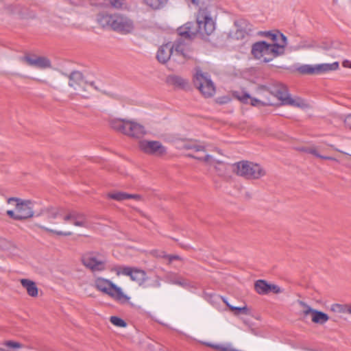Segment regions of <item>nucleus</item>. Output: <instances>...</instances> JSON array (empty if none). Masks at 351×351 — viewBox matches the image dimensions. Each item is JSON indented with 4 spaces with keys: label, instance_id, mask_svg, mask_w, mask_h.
I'll return each instance as SVG.
<instances>
[{
    "label": "nucleus",
    "instance_id": "obj_1",
    "mask_svg": "<svg viewBox=\"0 0 351 351\" xmlns=\"http://www.w3.org/2000/svg\"><path fill=\"white\" fill-rule=\"evenodd\" d=\"M234 96L241 102L255 107L275 104L288 105L300 108L309 106L302 99L290 96L286 87L276 82L256 85L251 93L235 91Z\"/></svg>",
    "mask_w": 351,
    "mask_h": 351
},
{
    "label": "nucleus",
    "instance_id": "obj_2",
    "mask_svg": "<svg viewBox=\"0 0 351 351\" xmlns=\"http://www.w3.org/2000/svg\"><path fill=\"white\" fill-rule=\"evenodd\" d=\"M265 36L267 40L254 43L251 52L255 59L269 62L285 53L287 38L278 31L268 32Z\"/></svg>",
    "mask_w": 351,
    "mask_h": 351
},
{
    "label": "nucleus",
    "instance_id": "obj_3",
    "mask_svg": "<svg viewBox=\"0 0 351 351\" xmlns=\"http://www.w3.org/2000/svg\"><path fill=\"white\" fill-rule=\"evenodd\" d=\"M179 149L190 151L189 156L206 165L216 166L221 162L215 160L210 152H218V149L208 143L196 140L184 139L176 143Z\"/></svg>",
    "mask_w": 351,
    "mask_h": 351
},
{
    "label": "nucleus",
    "instance_id": "obj_4",
    "mask_svg": "<svg viewBox=\"0 0 351 351\" xmlns=\"http://www.w3.org/2000/svg\"><path fill=\"white\" fill-rule=\"evenodd\" d=\"M47 217L50 221L48 226H43V229L50 234L56 236H70L72 232L68 230L70 221L64 219V215L69 212V209L64 207L50 206L46 210Z\"/></svg>",
    "mask_w": 351,
    "mask_h": 351
},
{
    "label": "nucleus",
    "instance_id": "obj_5",
    "mask_svg": "<svg viewBox=\"0 0 351 351\" xmlns=\"http://www.w3.org/2000/svg\"><path fill=\"white\" fill-rule=\"evenodd\" d=\"M94 288L99 292L108 295L114 301L125 304L130 302V297L126 294L123 288L114 282L104 276H97L94 278Z\"/></svg>",
    "mask_w": 351,
    "mask_h": 351
},
{
    "label": "nucleus",
    "instance_id": "obj_6",
    "mask_svg": "<svg viewBox=\"0 0 351 351\" xmlns=\"http://www.w3.org/2000/svg\"><path fill=\"white\" fill-rule=\"evenodd\" d=\"M110 125L115 131L133 139L140 141L149 134L144 125L132 119H113Z\"/></svg>",
    "mask_w": 351,
    "mask_h": 351
},
{
    "label": "nucleus",
    "instance_id": "obj_7",
    "mask_svg": "<svg viewBox=\"0 0 351 351\" xmlns=\"http://www.w3.org/2000/svg\"><path fill=\"white\" fill-rule=\"evenodd\" d=\"M97 21L104 27L111 28L123 33H130L135 27L132 19L118 14L102 12L98 14Z\"/></svg>",
    "mask_w": 351,
    "mask_h": 351
},
{
    "label": "nucleus",
    "instance_id": "obj_8",
    "mask_svg": "<svg viewBox=\"0 0 351 351\" xmlns=\"http://www.w3.org/2000/svg\"><path fill=\"white\" fill-rule=\"evenodd\" d=\"M69 92L71 96L88 97L95 89L94 82L80 71H73L68 76Z\"/></svg>",
    "mask_w": 351,
    "mask_h": 351
},
{
    "label": "nucleus",
    "instance_id": "obj_9",
    "mask_svg": "<svg viewBox=\"0 0 351 351\" xmlns=\"http://www.w3.org/2000/svg\"><path fill=\"white\" fill-rule=\"evenodd\" d=\"M8 204L14 208L7 210V215L12 219L24 220L34 215V203L30 199L11 197L8 199Z\"/></svg>",
    "mask_w": 351,
    "mask_h": 351
},
{
    "label": "nucleus",
    "instance_id": "obj_10",
    "mask_svg": "<svg viewBox=\"0 0 351 351\" xmlns=\"http://www.w3.org/2000/svg\"><path fill=\"white\" fill-rule=\"evenodd\" d=\"M219 9L216 6H209L199 10L197 16V25L202 35H210L216 29V20Z\"/></svg>",
    "mask_w": 351,
    "mask_h": 351
},
{
    "label": "nucleus",
    "instance_id": "obj_11",
    "mask_svg": "<svg viewBox=\"0 0 351 351\" xmlns=\"http://www.w3.org/2000/svg\"><path fill=\"white\" fill-rule=\"evenodd\" d=\"M83 266L91 272H103L108 268V256L100 251H89L81 258Z\"/></svg>",
    "mask_w": 351,
    "mask_h": 351
},
{
    "label": "nucleus",
    "instance_id": "obj_12",
    "mask_svg": "<svg viewBox=\"0 0 351 351\" xmlns=\"http://www.w3.org/2000/svg\"><path fill=\"white\" fill-rule=\"evenodd\" d=\"M231 168L237 176L248 179H259L265 175V171L261 165L247 160L236 162Z\"/></svg>",
    "mask_w": 351,
    "mask_h": 351
},
{
    "label": "nucleus",
    "instance_id": "obj_13",
    "mask_svg": "<svg viewBox=\"0 0 351 351\" xmlns=\"http://www.w3.org/2000/svg\"><path fill=\"white\" fill-rule=\"evenodd\" d=\"M138 149L147 155L163 157L167 154V148L162 143L157 140L142 138L138 142Z\"/></svg>",
    "mask_w": 351,
    "mask_h": 351
},
{
    "label": "nucleus",
    "instance_id": "obj_14",
    "mask_svg": "<svg viewBox=\"0 0 351 351\" xmlns=\"http://www.w3.org/2000/svg\"><path fill=\"white\" fill-rule=\"evenodd\" d=\"M194 84L205 97H213L216 92L215 86L206 73L197 70L194 75Z\"/></svg>",
    "mask_w": 351,
    "mask_h": 351
},
{
    "label": "nucleus",
    "instance_id": "obj_15",
    "mask_svg": "<svg viewBox=\"0 0 351 351\" xmlns=\"http://www.w3.org/2000/svg\"><path fill=\"white\" fill-rule=\"evenodd\" d=\"M71 7V13L72 14L74 25L81 27L84 24V19L88 15V10L84 0H68Z\"/></svg>",
    "mask_w": 351,
    "mask_h": 351
},
{
    "label": "nucleus",
    "instance_id": "obj_16",
    "mask_svg": "<svg viewBox=\"0 0 351 351\" xmlns=\"http://www.w3.org/2000/svg\"><path fill=\"white\" fill-rule=\"evenodd\" d=\"M64 75V73L59 71L50 73L47 72L38 75L34 78V80L39 84L48 86L53 88H57L63 83Z\"/></svg>",
    "mask_w": 351,
    "mask_h": 351
},
{
    "label": "nucleus",
    "instance_id": "obj_17",
    "mask_svg": "<svg viewBox=\"0 0 351 351\" xmlns=\"http://www.w3.org/2000/svg\"><path fill=\"white\" fill-rule=\"evenodd\" d=\"M21 60L27 65L40 70H46L52 67L51 61L45 56L26 54L21 58Z\"/></svg>",
    "mask_w": 351,
    "mask_h": 351
},
{
    "label": "nucleus",
    "instance_id": "obj_18",
    "mask_svg": "<svg viewBox=\"0 0 351 351\" xmlns=\"http://www.w3.org/2000/svg\"><path fill=\"white\" fill-rule=\"evenodd\" d=\"M117 276L123 275L130 276V279L141 285L147 279L145 271L136 267L120 266L116 269Z\"/></svg>",
    "mask_w": 351,
    "mask_h": 351
},
{
    "label": "nucleus",
    "instance_id": "obj_19",
    "mask_svg": "<svg viewBox=\"0 0 351 351\" xmlns=\"http://www.w3.org/2000/svg\"><path fill=\"white\" fill-rule=\"evenodd\" d=\"M173 45V61L184 62L191 59L193 56V51L189 45L181 42H172Z\"/></svg>",
    "mask_w": 351,
    "mask_h": 351
},
{
    "label": "nucleus",
    "instance_id": "obj_20",
    "mask_svg": "<svg viewBox=\"0 0 351 351\" xmlns=\"http://www.w3.org/2000/svg\"><path fill=\"white\" fill-rule=\"evenodd\" d=\"M302 313L304 316L309 317L313 323L318 325H324L330 319L327 313L306 305L304 306Z\"/></svg>",
    "mask_w": 351,
    "mask_h": 351
},
{
    "label": "nucleus",
    "instance_id": "obj_21",
    "mask_svg": "<svg viewBox=\"0 0 351 351\" xmlns=\"http://www.w3.org/2000/svg\"><path fill=\"white\" fill-rule=\"evenodd\" d=\"M245 21L239 20L234 22V25L223 32V36L228 40H239L244 37Z\"/></svg>",
    "mask_w": 351,
    "mask_h": 351
},
{
    "label": "nucleus",
    "instance_id": "obj_22",
    "mask_svg": "<svg viewBox=\"0 0 351 351\" xmlns=\"http://www.w3.org/2000/svg\"><path fill=\"white\" fill-rule=\"evenodd\" d=\"M173 45L172 42L160 45L156 53V59L161 64H166L169 60H173Z\"/></svg>",
    "mask_w": 351,
    "mask_h": 351
},
{
    "label": "nucleus",
    "instance_id": "obj_23",
    "mask_svg": "<svg viewBox=\"0 0 351 351\" xmlns=\"http://www.w3.org/2000/svg\"><path fill=\"white\" fill-rule=\"evenodd\" d=\"M63 217L65 221H70L71 223H73L76 226L88 227L86 217L74 210H69V212L65 213Z\"/></svg>",
    "mask_w": 351,
    "mask_h": 351
},
{
    "label": "nucleus",
    "instance_id": "obj_24",
    "mask_svg": "<svg viewBox=\"0 0 351 351\" xmlns=\"http://www.w3.org/2000/svg\"><path fill=\"white\" fill-rule=\"evenodd\" d=\"M178 33L182 36L193 38L199 34L197 23H186L178 29Z\"/></svg>",
    "mask_w": 351,
    "mask_h": 351
},
{
    "label": "nucleus",
    "instance_id": "obj_25",
    "mask_svg": "<svg viewBox=\"0 0 351 351\" xmlns=\"http://www.w3.org/2000/svg\"><path fill=\"white\" fill-rule=\"evenodd\" d=\"M18 249L12 243L0 239V256L14 257L17 256Z\"/></svg>",
    "mask_w": 351,
    "mask_h": 351
},
{
    "label": "nucleus",
    "instance_id": "obj_26",
    "mask_svg": "<svg viewBox=\"0 0 351 351\" xmlns=\"http://www.w3.org/2000/svg\"><path fill=\"white\" fill-rule=\"evenodd\" d=\"M20 282L23 289L26 290L28 295L36 298L38 295V289L36 282L30 279L22 278Z\"/></svg>",
    "mask_w": 351,
    "mask_h": 351
},
{
    "label": "nucleus",
    "instance_id": "obj_27",
    "mask_svg": "<svg viewBox=\"0 0 351 351\" xmlns=\"http://www.w3.org/2000/svg\"><path fill=\"white\" fill-rule=\"evenodd\" d=\"M106 195H107V197L117 200V201H123V200L129 199L140 200V199H141V197L138 195L129 194V193L121 192V191L110 192V193H108Z\"/></svg>",
    "mask_w": 351,
    "mask_h": 351
},
{
    "label": "nucleus",
    "instance_id": "obj_28",
    "mask_svg": "<svg viewBox=\"0 0 351 351\" xmlns=\"http://www.w3.org/2000/svg\"><path fill=\"white\" fill-rule=\"evenodd\" d=\"M319 75L326 73L331 71H337L339 69V63L334 62L332 63L317 64Z\"/></svg>",
    "mask_w": 351,
    "mask_h": 351
},
{
    "label": "nucleus",
    "instance_id": "obj_29",
    "mask_svg": "<svg viewBox=\"0 0 351 351\" xmlns=\"http://www.w3.org/2000/svg\"><path fill=\"white\" fill-rule=\"evenodd\" d=\"M330 310L331 312L335 313L351 314V304L335 303L330 305Z\"/></svg>",
    "mask_w": 351,
    "mask_h": 351
},
{
    "label": "nucleus",
    "instance_id": "obj_30",
    "mask_svg": "<svg viewBox=\"0 0 351 351\" xmlns=\"http://www.w3.org/2000/svg\"><path fill=\"white\" fill-rule=\"evenodd\" d=\"M167 83L175 88H181L186 84V82L181 77L171 75L167 77Z\"/></svg>",
    "mask_w": 351,
    "mask_h": 351
},
{
    "label": "nucleus",
    "instance_id": "obj_31",
    "mask_svg": "<svg viewBox=\"0 0 351 351\" xmlns=\"http://www.w3.org/2000/svg\"><path fill=\"white\" fill-rule=\"evenodd\" d=\"M169 0H143V3L152 10H158L163 8Z\"/></svg>",
    "mask_w": 351,
    "mask_h": 351
},
{
    "label": "nucleus",
    "instance_id": "obj_32",
    "mask_svg": "<svg viewBox=\"0 0 351 351\" xmlns=\"http://www.w3.org/2000/svg\"><path fill=\"white\" fill-rule=\"evenodd\" d=\"M230 311L236 317H239L241 315H250L251 310L247 305L242 306H230Z\"/></svg>",
    "mask_w": 351,
    "mask_h": 351
},
{
    "label": "nucleus",
    "instance_id": "obj_33",
    "mask_svg": "<svg viewBox=\"0 0 351 351\" xmlns=\"http://www.w3.org/2000/svg\"><path fill=\"white\" fill-rule=\"evenodd\" d=\"M300 71L304 74L319 75L318 65L305 64L300 66Z\"/></svg>",
    "mask_w": 351,
    "mask_h": 351
},
{
    "label": "nucleus",
    "instance_id": "obj_34",
    "mask_svg": "<svg viewBox=\"0 0 351 351\" xmlns=\"http://www.w3.org/2000/svg\"><path fill=\"white\" fill-rule=\"evenodd\" d=\"M267 284L265 280H259L255 282L254 287L256 291L258 294L265 295L268 294Z\"/></svg>",
    "mask_w": 351,
    "mask_h": 351
},
{
    "label": "nucleus",
    "instance_id": "obj_35",
    "mask_svg": "<svg viewBox=\"0 0 351 351\" xmlns=\"http://www.w3.org/2000/svg\"><path fill=\"white\" fill-rule=\"evenodd\" d=\"M110 321L117 327L125 328L127 326V323L123 319L117 316L110 317Z\"/></svg>",
    "mask_w": 351,
    "mask_h": 351
},
{
    "label": "nucleus",
    "instance_id": "obj_36",
    "mask_svg": "<svg viewBox=\"0 0 351 351\" xmlns=\"http://www.w3.org/2000/svg\"><path fill=\"white\" fill-rule=\"evenodd\" d=\"M315 46V43L313 41L304 40L300 43L299 45H298V48L303 49H310L314 48Z\"/></svg>",
    "mask_w": 351,
    "mask_h": 351
},
{
    "label": "nucleus",
    "instance_id": "obj_37",
    "mask_svg": "<svg viewBox=\"0 0 351 351\" xmlns=\"http://www.w3.org/2000/svg\"><path fill=\"white\" fill-rule=\"evenodd\" d=\"M267 289H268V293H281L283 292V289L280 287L279 286L274 285V284H267Z\"/></svg>",
    "mask_w": 351,
    "mask_h": 351
},
{
    "label": "nucleus",
    "instance_id": "obj_38",
    "mask_svg": "<svg viewBox=\"0 0 351 351\" xmlns=\"http://www.w3.org/2000/svg\"><path fill=\"white\" fill-rule=\"evenodd\" d=\"M302 150L304 151V152L310 153L311 154H313L314 156H315L317 157L322 158L328 159V160H332L333 159L332 158H330V157H324V156H320L317 153V149L315 147H308V148H303Z\"/></svg>",
    "mask_w": 351,
    "mask_h": 351
},
{
    "label": "nucleus",
    "instance_id": "obj_39",
    "mask_svg": "<svg viewBox=\"0 0 351 351\" xmlns=\"http://www.w3.org/2000/svg\"><path fill=\"white\" fill-rule=\"evenodd\" d=\"M110 3L117 8L129 9L125 3V0H110Z\"/></svg>",
    "mask_w": 351,
    "mask_h": 351
},
{
    "label": "nucleus",
    "instance_id": "obj_40",
    "mask_svg": "<svg viewBox=\"0 0 351 351\" xmlns=\"http://www.w3.org/2000/svg\"><path fill=\"white\" fill-rule=\"evenodd\" d=\"M4 345L7 346L8 348H12V349H16V348H21L23 347L22 344H21L19 342L16 341H7L4 343Z\"/></svg>",
    "mask_w": 351,
    "mask_h": 351
},
{
    "label": "nucleus",
    "instance_id": "obj_41",
    "mask_svg": "<svg viewBox=\"0 0 351 351\" xmlns=\"http://www.w3.org/2000/svg\"><path fill=\"white\" fill-rule=\"evenodd\" d=\"M344 124L346 127L351 130V114L347 115L344 119Z\"/></svg>",
    "mask_w": 351,
    "mask_h": 351
},
{
    "label": "nucleus",
    "instance_id": "obj_42",
    "mask_svg": "<svg viewBox=\"0 0 351 351\" xmlns=\"http://www.w3.org/2000/svg\"><path fill=\"white\" fill-rule=\"evenodd\" d=\"M342 66L346 69H351V60L348 59L343 60L342 61Z\"/></svg>",
    "mask_w": 351,
    "mask_h": 351
},
{
    "label": "nucleus",
    "instance_id": "obj_43",
    "mask_svg": "<svg viewBox=\"0 0 351 351\" xmlns=\"http://www.w3.org/2000/svg\"><path fill=\"white\" fill-rule=\"evenodd\" d=\"M191 1L195 5H200L209 1V0H191Z\"/></svg>",
    "mask_w": 351,
    "mask_h": 351
},
{
    "label": "nucleus",
    "instance_id": "obj_44",
    "mask_svg": "<svg viewBox=\"0 0 351 351\" xmlns=\"http://www.w3.org/2000/svg\"><path fill=\"white\" fill-rule=\"evenodd\" d=\"M321 48L324 49V50H329L330 48H331V45L330 44H322L321 45Z\"/></svg>",
    "mask_w": 351,
    "mask_h": 351
},
{
    "label": "nucleus",
    "instance_id": "obj_45",
    "mask_svg": "<svg viewBox=\"0 0 351 351\" xmlns=\"http://www.w3.org/2000/svg\"><path fill=\"white\" fill-rule=\"evenodd\" d=\"M223 302L227 305V306L230 309V306H234L232 305L226 298H223Z\"/></svg>",
    "mask_w": 351,
    "mask_h": 351
},
{
    "label": "nucleus",
    "instance_id": "obj_46",
    "mask_svg": "<svg viewBox=\"0 0 351 351\" xmlns=\"http://www.w3.org/2000/svg\"><path fill=\"white\" fill-rule=\"evenodd\" d=\"M346 155L348 156L347 160H348V161L351 162V156H350V155H349V154H346Z\"/></svg>",
    "mask_w": 351,
    "mask_h": 351
}]
</instances>
